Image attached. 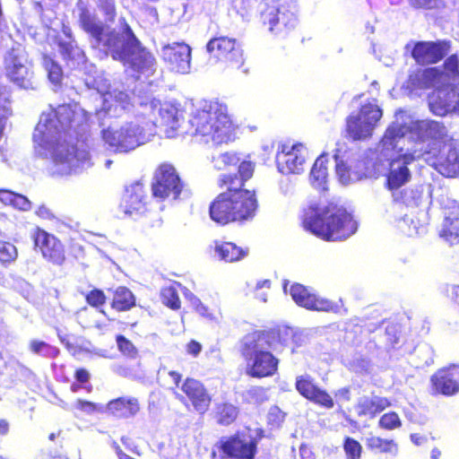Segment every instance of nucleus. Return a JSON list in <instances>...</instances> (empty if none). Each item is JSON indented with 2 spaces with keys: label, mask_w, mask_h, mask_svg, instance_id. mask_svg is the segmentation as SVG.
I'll list each match as a JSON object with an SVG mask.
<instances>
[{
  "label": "nucleus",
  "mask_w": 459,
  "mask_h": 459,
  "mask_svg": "<svg viewBox=\"0 0 459 459\" xmlns=\"http://www.w3.org/2000/svg\"><path fill=\"white\" fill-rule=\"evenodd\" d=\"M87 119L84 110L76 105H61L42 113L33 134L35 152L42 157L51 156L53 175L68 176L91 167V155L83 145L59 143L62 132L82 126Z\"/></svg>",
  "instance_id": "1"
},
{
  "label": "nucleus",
  "mask_w": 459,
  "mask_h": 459,
  "mask_svg": "<svg viewBox=\"0 0 459 459\" xmlns=\"http://www.w3.org/2000/svg\"><path fill=\"white\" fill-rule=\"evenodd\" d=\"M406 114L399 111L395 120L388 126L383 137L385 150L398 148L400 152L409 147L422 148L423 152H433L437 140H445L447 136L446 128L434 120L407 121Z\"/></svg>",
  "instance_id": "2"
},
{
  "label": "nucleus",
  "mask_w": 459,
  "mask_h": 459,
  "mask_svg": "<svg viewBox=\"0 0 459 459\" xmlns=\"http://www.w3.org/2000/svg\"><path fill=\"white\" fill-rule=\"evenodd\" d=\"M219 182L221 186H226L227 190L211 203V219L221 225L252 219L257 207L255 193L242 188L241 184L237 187L238 184L230 175H221Z\"/></svg>",
  "instance_id": "3"
},
{
  "label": "nucleus",
  "mask_w": 459,
  "mask_h": 459,
  "mask_svg": "<svg viewBox=\"0 0 459 459\" xmlns=\"http://www.w3.org/2000/svg\"><path fill=\"white\" fill-rule=\"evenodd\" d=\"M304 228L326 240H342L355 233L357 223L342 206L334 204L311 205L306 210Z\"/></svg>",
  "instance_id": "4"
},
{
  "label": "nucleus",
  "mask_w": 459,
  "mask_h": 459,
  "mask_svg": "<svg viewBox=\"0 0 459 459\" xmlns=\"http://www.w3.org/2000/svg\"><path fill=\"white\" fill-rule=\"evenodd\" d=\"M276 338L274 333L269 332H255L244 337L241 353L247 376L262 378L277 372L279 359L273 354L278 349Z\"/></svg>",
  "instance_id": "5"
},
{
  "label": "nucleus",
  "mask_w": 459,
  "mask_h": 459,
  "mask_svg": "<svg viewBox=\"0 0 459 459\" xmlns=\"http://www.w3.org/2000/svg\"><path fill=\"white\" fill-rule=\"evenodd\" d=\"M189 124L192 134L206 143H227L234 138L235 128L228 115L227 107L218 102H204L192 114Z\"/></svg>",
  "instance_id": "6"
},
{
  "label": "nucleus",
  "mask_w": 459,
  "mask_h": 459,
  "mask_svg": "<svg viewBox=\"0 0 459 459\" xmlns=\"http://www.w3.org/2000/svg\"><path fill=\"white\" fill-rule=\"evenodd\" d=\"M79 22L82 30L91 36L92 47L111 56L112 58H121L123 42L132 39L127 30L128 24L124 18L119 20L117 28L110 29L104 26L94 13L81 7Z\"/></svg>",
  "instance_id": "7"
},
{
  "label": "nucleus",
  "mask_w": 459,
  "mask_h": 459,
  "mask_svg": "<svg viewBox=\"0 0 459 459\" xmlns=\"http://www.w3.org/2000/svg\"><path fill=\"white\" fill-rule=\"evenodd\" d=\"M152 133L137 118L114 123L102 131L104 142L118 152H128L150 141Z\"/></svg>",
  "instance_id": "8"
},
{
  "label": "nucleus",
  "mask_w": 459,
  "mask_h": 459,
  "mask_svg": "<svg viewBox=\"0 0 459 459\" xmlns=\"http://www.w3.org/2000/svg\"><path fill=\"white\" fill-rule=\"evenodd\" d=\"M411 155L422 157L443 176L453 178L459 174V152L453 141L445 143L438 151L423 152L422 148L413 149Z\"/></svg>",
  "instance_id": "9"
},
{
  "label": "nucleus",
  "mask_w": 459,
  "mask_h": 459,
  "mask_svg": "<svg viewBox=\"0 0 459 459\" xmlns=\"http://www.w3.org/2000/svg\"><path fill=\"white\" fill-rule=\"evenodd\" d=\"M382 109L374 100L361 106L357 114L347 118V132L353 140L368 138L382 117Z\"/></svg>",
  "instance_id": "10"
},
{
  "label": "nucleus",
  "mask_w": 459,
  "mask_h": 459,
  "mask_svg": "<svg viewBox=\"0 0 459 459\" xmlns=\"http://www.w3.org/2000/svg\"><path fill=\"white\" fill-rule=\"evenodd\" d=\"M381 154L387 160H390V171L388 175V186L390 189H396L407 183L411 178L410 170L407 165L414 160L422 159V157H414L411 155L412 150L416 147L405 145V149L400 152L398 148L387 151L381 141Z\"/></svg>",
  "instance_id": "11"
},
{
  "label": "nucleus",
  "mask_w": 459,
  "mask_h": 459,
  "mask_svg": "<svg viewBox=\"0 0 459 459\" xmlns=\"http://www.w3.org/2000/svg\"><path fill=\"white\" fill-rule=\"evenodd\" d=\"M5 70L8 78L20 88H36L31 65L23 48H12L7 53Z\"/></svg>",
  "instance_id": "12"
},
{
  "label": "nucleus",
  "mask_w": 459,
  "mask_h": 459,
  "mask_svg": "<svg viewBox=\"0 0 459 459\" xmlns=\"http://www.w3.org/2000/svg\"><path fill=\"white\" fill-rule=\"evenodd\" d=\"M183 187V183L172 165L162 164L157 169L152 186V195L155 198L160 200L177 199Z\"/></svg>",
  "instance_id": "13"
},
{
  "label": "nucleus",
  "mask_w": 459,
  "mask_h": 459,
  "mask_svg": "<svg viewBox=\"0 0 459 459\" xmlns=\"http://www.w3.org/2000/svg\"><path fill=\"white\" fill-rule=\"evenodd\" d=\"M127 30L132 36V39L125 40L122 46L121 58H114L115 60L122 62L124 65H128L134 70L142 73H150L152 70L155 60L152 55L146 51L140 46L139 41L135 38L129 25Z\"/></svg>",
  "instance_id": "14"
},
{
  "label": "nucleus",
  "mask_w": 459,
  "mask_h": 459,
  "mask_svg": "<svg viewBox=\"0 0 459 459\" xmlns=\"http://www.w3.org/2000/svg\"><path fill=\"white\" fill-rule=\"evenodd\" d=\"M206 50L215 60H223L233 67L239 68L243 65V52L235 39L213 38L207 43Z\"/></svg>",
  "instance_id": "15"
},
{
  "label": "nucleus",
  "mask_w": 459,
  "mask_h": 459,
  "mask_svg": "<svg viewBox=\"0 0 459 459\" xmlns=\"http://www.w3.org/2000/svg\"><path fill=\"white\" fill-rule=\"evenodd\" d=\"M283 289L286 293H290L297 305L307 309L329 312L336 307L331 300L316 295L299 283L292 284L289 290L285 283Z\"/></svg>",
  "instance_id": "16"
},
{
  "label": "nucleus",
  "mask_w": 459,
  "mask_h": 459,
  "mask_svg": "<svg viewBox=\"0 0 459 459\" xmlns=\"http://www.w3.org/2000/svg\"><path fill=\"white\" fill-rule=\"evenodd\" d=\"M35 247L39 249L42 256L48 262L61 265L65 260L62 243L47 231L37 229L32 235Z\"/></svg>",
  "instance_id": "17"
},
{
  "label": "nucleus",
  "mask_w": 459,
  "mask_h": 459,
  "mask_svg": "<svg viewBox=\"0 0 459 459\" xmlns=\"http://www.w3.org/2000/svg\"><path fill=\"white\" fill-rule=\"evenodd\" d=\"M160 55L172 71L179 74L190 71L191 48L188 45L178 42L163 45Z\"/></svg>",
  "instance_id": "18"
},
{
  "label": "nucleus",
  "mask_w": 459,
  "mask_h": 459,
  "mask_svg": "<svg viewBox=\"0 0 459 459\" xmlns=\"http://www.w3.org/2000/svg\"><path fill=\"white\" fill-rule=\"evenodd\" d=\"M306 152L302 144L281 145L276 155L279 169L282 173H300L303 171Z\"/></svg>",
  "instance_id": "19"
},
{
  "label": "nucleus",
  "mask_w": 459,
  "mask_h": 459,
  "mask_svg": "<svg viewBox=\"0 0 459 459\" xmlns=\"http://www.w3.org/2000/svg\"><path fill=\"white\" fill-rule=\"evenodd\" d=\"M429 106L437 116L456 112L459 108V93L450 87L437 89L429 95Z\"/></svg>",
  "instance_id": "20"
},
{
  "label": "nucleus",
  "mask_w": 459,
  "mask_h": 459,
  "mask_svg": "<svg viewBox=\"0 0 459 459\" xmlns=\"http://www.w3.org/2000/svg\"><path fill=\"white\" fill-rule=\"evenodd\" d=\"M447 48L446 43L419 42L412 50V56L419 64H433L445 56Z\"/></svg>",
  "instance_id": "21"
},
{
  "label": "nucleus",
  "mask_w": 459,
  "mask_h": 459,
  "mask_svg": "<svg viewBox=\"0 0 459 459\" xmlns=\"http://www.w3.org/2000/svg\"><path fill=\"white\" fill-rule=\"evenodd\" d=\"M459 368L456 366L438 370L431 378L435 389L444 394H453L458 391Z\"/></svg>",
  "instance_id": "22"
},
{
  "label": "nucleus",
  "mask_w": 459,
  "mask_h": 459,
  "mask_svg": "<svg viewBox=\"0 0 459 459\" xmlns=\"http://www.w3.org/2000/svg\"><path fill=\"white\" fill-rule=\"evenodd\" d=\"M182 118V111L172 103H162L158 108V124L165 127V134L168 137H174Z\"/></svg>",
  "instance_id": "23"
},
{
  "label": "nucleus",
  "mask_w": 459,
  "mask_h": 459,
  "mask_svg": "<svg viewBox=\"0 0 459 459\" xmlns=\"http://www.w3.org/2000/svg\"><path fill=\"white\" fill-rule=\"evenodd\" d=\"M181 390L189 398L197 411L204 413L208 409L211 398L199 381L187 378L182 385Z\"/></svg>",
  "instance_id": "24"
},
{
  "label": "nucleus",
  "mask_w": 459,
  "mask_h": 459,
  "mask_svg": "<svg viewBox=\"0 0 459 459\" xmlns=\"http://www.w3.org/2000/svg\"><path fill=\"white\" fill-rule=\"evenodd\" d=\"M222 452L235 459H253L255 444L251 440L231 437L221 444Z\"/></svg>",
  "instance_id": "25"
},
{
  "label": "nucleus",
  "mask_w": 459,
  "mask_h": 459,
  "mask_svg": "<svg viewBox=\"0 0 459 459\" xmlns=\"http://www.w3.org/2000/svg\"><path fill=\"white\" fill-rule=\"evenodd\" d=\"M336 174L342 185H349L361 180L367 171L362 161L344 162L336 159Z\"/></svg>",
  "instance_id": "26"
},
{
  "label": "nucleus",
  "mask_w": 459,
  "mask_h": 459,
  "mask_svg": "<svg viewBox=\"0 0 459 459\" xmlns=\"http://www.w3.org/2000/svg\"><path fill=\"white\" fill-rule=\"evenodd\" d=\"M93 87L97 90V91L101 95L103 99V103L106 106L107 109H109L112 106L113 100L117 102L122 106L123 108H126V104L128 101V95L117 89H114L110 91V84L108 82L106 78L101 76L96 78L93 82Z\"/></svg>",
  "instance_id": "27"
},
{
  "label": "nucleus",
  "mask_w": 459,
  "mask_h": 459,
  "mask_svg": "<svg viewBox=\"0 0 459 459\" xmlns=\"http://www.w3.org/2000/svg\"><path fill=\"white\" fill-rule=\"evenodd\" d=\"M439 236L451 245L459 243V207L454 206L445 212V219L439 230Z\"/></svg>",
  "instance_id": "28"
},
{
  "label": "nucleus",
  "mask_w": 459,
  "mask_h": 459,
  "mask_svg": "<svg viewBox=\"0 0 459 459\" xmlns=\"http://www.w3.org/2000/svg\"><path fill=\"white\" fill-rule=\"evenodd\" d=\"M388 406H390V402L385 397L364 396L359 400L356 410L359 416H368L372 419Z\"/></svg>",
  "instance_id": "29"
},
{
  "label": "nucleus",
  "mask_w": 459,
  "mask_h": 459,
  "mask_svg": "<svg viewBox=\"0 0 459 459\" xmlns=\"http://www.w3.org/2000/svg\"><path fill=\"white\" fill-rule=\"evenodd\" d=\"M108 411L117 417L128 418L134 416L140 410L139 403L134 397H120L110 401Z\"/></svg>",
  "instance_id": "30"
},
{
  "label": "nucleus",
  "mask_w": 459,
  "mask_h": 459,
  "mask_svg": "<svg viewBox=\"0 0 459 459\" xmlns=\"http://www.w3.org/2000/svg\"><path fill=\"white\" fill-rule=\"evenodd\" d=\"M213 250L216 257L227 263L239 261L248 254L247 249H243L232 242L215 241Z\"/></svg>",
  "instance_id": "31"
},
{
  "label": "nucleus",
  "mask_w": 459,
  "mask_h": 459,
  "mask_svg": "<svg viewBox=\"0 0 459 459\" xmlns=\"http://www.w3.org/2000/svg\"><path fill=\"white\" fill-rule=\"evenodd\" d=\"M143 199L142 185L136 184L127 189L126 195L125 196V204L123 205L125 213L132 216L134 213L143 212L145 206Z\"/></svg>",
  "instance_id": "32"
},
{
  "label": "nucleus",
  "mask_w": 459,
  "mask_h": 459,
  "mask_svg": "<svg viewBox=\"0 0 459 459\" xmlns=\"http://www.w3.org/2000/svg\"><path fill=\"white\" fill-rule=\"evenodd\" d=\"M161 106V103L152 99L144 102H141L137 110V117H143L146 121L141 125L142 126L148 129V133L153 134L154 126L158 124V108ZM138 120L139 118L136 117Z\"/></svg>",
  "instance_id": "33"
},
{
  "label": "nucleus",
  "mask_w": 459,
  "mask_h": 459,
  "mask_svg": "<svg viewBox=\"0 0 459 459\" xmlns=\"http://www.w3.org/2000/svg\"><path fill=\"white\" fill-rule=\"evenodd\" d=\"M327 162V158L325 155H321L318 157L310 172V181L311 184L316 188L325 189V183L327 178V168L325 163Z\"/></svg>",
  "instance_id": "34"
},
{
  "label": "nucleus",
  "mask_w": 459,
  "mask_h": 459,
  "mask_svg": "<svg viewBox=\"0 0 459 459\" xmlns=\"http://www.w3.org/2000/svg\"><path fill=\"white\" fill-rule=\"evenodd\" d=\"M135 305L134 294L126 287H118L114 293L112 307L117 311L129 310Z\"/></svg>",
  "instance_id": "35"
},
{
  "label": "nucleus",
  "mask_w": 459,
  "mask_h": 459,
  "mask_svg": "<svg viewBox=\"0 0 459 459\" xmlns=\"http://www.w3.org/2000/svg\"><path fill=\"white\" fill-rule=\"evenodd\" d=\"M19 252L14 244L0 239V264L8 267L18 259Z\"/></svg>",
  "instance_id": "36"
},
{
  "label": "nucleus",
  "mask_w": 459,
  "mask_h": 459,
  "mask_svg": "<svg viewBox=\"0 0 459 459\" xmlns=\"http://www.w3.org/2000/svg\"><path fill=\"white\" fill-rule=\"evenodd\" d=\"M273 17L270 19L272 25L271 30H273V26L282 25L283 27H293L296 22L295 15L292 12L287 10L283 5L277 7L276 13H270Z\"/></svg>",
  "instance_id": "37"
},
{
  "label": "nucleus",
  "mask_w": 459,
  "mask_h": 459,
  "mask_svg": "<svg viewBox=\"0 0 459 459\" xmlns=\"http://www.w3.org/2000/svg\"><path fill=\"white\" fill-rule=\"evenodd\" d=\"M367 446L379 453H392L396 450V445L392 439H384L379 437L370 436L366 438Z\"/></svg>",
  "instance_id": "38"
},
{
  "label": "nucleus",
  "mask_w": 459,
  "mask_h": 459,
  "mask_svg": "<svg viewBox=\"0 0 459 459\" xmlns=\"http://www.w3.org/2000/svg\"><path fill=\"white\" fill-rule=\"evenodd\" d=\"M59 51L65 59L77 62L78 64L84 59L83 51L74 42H60Z\"/></svg>",
  "instance_id": "39"
},
{
  "label": "nucleus",
  "mask_w": 459,
  "mask_h": 459,
  "mask_svg": "<svg viewBox=\"0 0 459 459\" xmlns=\"http://www.w3.org/2000/svg\"><path fill=\"white\" fill-rule=\"evenodd\" d=\"M218 422L222 425L231 424L238 417V408L230 403H222L217 407Z\"/></svg>",
  "instance_id": "40"
},
{
  "label": "nucleus",
  "mask_w": 459,
  "mask_h": 459,
  "mask_svg": "<svg viewBox=\"0 0 459 459\" xmlns=\"http://www.w3.org/2000/svg\"><path fill=\"white\" fill-rule=\"evenodd\" d=\"M296 388L299 393L310 400L319 389L308 376H299L296 379Z\"/></svg>",
  "instance_id": "41"
},
{
  "label": "nucleus",
  "mask_w": 459,
  "mask_h": 459,
  "mask_svg": "<svg viewBox=\"0 0 459 459\" xmlns=\"http://www.w3.org/2000/svg\"><path fill=\"white\" fill-rule=\"evenodd\" d=\"M163 304L171 307L172 309H178L180 307V300L174 286L164 287L160 292Z\"/></svg>",
  "instance_id": "42"
},
{
  "label": "nucleus",
  "mask_w": 459,
  "mask_h": 459,
  "mask_svg": "<svg viewBox=\"0 0 459 459\" xmlns=\"http://www.w3.org/2000/svg\"><path fill=\"white\" fill-rule=\"evenodd\" d=\"M239 162V158L236 153L224 152L213 158V164L217 169H226L230 166H235Z\"/></svg>",
  "instance_id": "43"
},
{
  "label": "nucleus",
  "mask_w": 459,
  "mask_h": 459,
  "mask_svg": "<svg viewBox=\"0 0 459 459\" xmlns=\"http://www.w3.org/2000/svg\"><path fill=\"white\" fill-rule=\"evenodd\" d=\"M255 164L251 161L244 160L240 162L238 166V174L240 178H238L236 175H230L234 179L237 185V187H239L241 184V187L243 188L244 183L248 180L254 173Z\"/></svg>",
  "instance_id": "44"
},
{
  "label": "nucleus",
  "mask_w": 459,
  "mask_h": 459,
  "mask_svg": "<svg viewBox=\"0 0 459 459\" xmlns=\"http://www.w3.org/2000/svg\"><path fill=\"white\" fill-rule=\"evenodd\" d=\"M343 448L347 459H360L362 446L357 440L347 437Z\"/></svg>",
  "instance_id": "45"
},
{
  "label": "nucleus",
  "mask_w": 459,
  "mask_h": 459,
  "mask_svg": "<svg viewBox=\"0 0 459 459\" xmlns=\"http://www.w3.org/2000/svg\"><path fill=\"white\" fill-rule=\"evenodd\" d=\"M117 343L119 351L126 356L134 358L137 355L135 346L123 335L117 336Z\"/></svg>",
  "instance_id": "46"
},
{
  "label": "nucleus",
  "mask_w": 459,
  "mask_h": 459,
  "mask_svg": "<svg viewBox=\"0 0 459 459\" xmlns=\"http://www.w3.org/2000/svg\"><path fill=\"white\" fill-rule=\"evenodd\" d=\"M379 426L385 429H394L401 426V420L395 412L385 413L380 418Z\"/></svg>",
  "instance_id": "47"
},
{
  "label": "nucleus",
  "mask_w": 459,
  "mask_h": 459,
  "mask_svg": "<svg viewBox=\"0 0 459 459\" xmlns=\"http://www.w3.org/2000/svg\"><path fill=\"white\" fill-rule=\"evenodd\" d=\"M310 401L317 403L325 408L331 409L333 407V400L331 395L325 390L318 389Z\"/></svg>",
  "instance_id": "48"
},
{
  "label": "nucleus",
  "mask_w": 459,
  "mask_h": 459,
  "mask_svg": "<svg viewBox=\"0 0 459 459\" xmlns=\"http://www.w3.org/2000/svg\"><path fill=\"white\" fill-rule=\"evenodd\" d=\"M46 69L48 73V78L53 83H59L62 78V70L58 65L52 60L45 61Z\"/></svg>",
  "instance_id": "49"
},
{
  "label": "nucleus",
  "mask_w": 459,
  "mask_h": 459,
  "mask_svg": "<svg viewBox=\"0 0 459 459\" xmlns=\"http://www.w3.org/2000/svg\"><path fill=\"white\" fill-rule=\"evenodd\" d=\"M271 288V281L269 280H264L261 281H258L255 286V296L258 299H260L262 302L267 301V296L268 293L265 291H261L263 289L270 290Z\"/></svg>",
  "instance_id": "50"
},
{
  "label": "nucleus",
  "mask_w": 459,
  "mask_h": 459,
  "mask_svg": "<svg viewBox=\"0 0 459 459\" xmlns=\"http://www.w3.org/2000/svg\"><path fill=\"white\" fill-rule=\"evenodd\" d=\"M87 301L90 305L97 307L105 303V295L102 291L95 290L87 295Z\"/></svg>",
  "instance_id": "51"
},
{
  "label": "nucleus",
  "mask_w": 459,
  "mask_h": 459,
  "mask_svg": "<svg viewBox=\"0 0 459 459\" xmlns=\"http://www.w3.org/2000/svg\"><path fill=\"white\" fill-rule=\"evenodd\" d=\"M13 205L14 208L21 211H29L31 208V203L27 197L22 195L15 194L13 197Z\"/></svg>",
  "instance_id": "52"
},
{
  "label": "nucleus",
  "mask_w": 459,
  "mask_h": 459,
  "mask_svg": "<svg viewBox=\"0 0 459 459\" xmlns=\"http://www.w3.org/2000/svg\"><path fill=\"white\" fill-rule=\"evenodd\" d=\"M99 5L109 20L114 18L116 11L114 0H99Z\"/></svg>",
  "instance_id": "53"
},
{
  "label": "nucleus",
  "mask_w": 459,
  "mask_h": 459,
  "mask_svg": "<svg viewBox=\"0 0 459 459\" xmlns=\"http://www.w3.org/2000/svg\"><path fill=\"white\" fill-rule=\"evenodd\" d=\"M284 419L283 412L277 407L272 408L268 413V420L271 424L278 426Z\"/></svg>",
  "instance_id": "54"
},
{
  "label": "nucleus",
  "mask_w": 459,
  "mask_h": 459,
  "mask_svg": "<svg viewBox=\"0 0 459 459\" xmlns=\"http://www.w3.org/2000/svg\"><path fill=\"white\" fill-rule=\"evenodd\" d=\"M459 60L455 55L449 56L445 63V69L452 75L458 74Z\"/></svg>",
  "instance_id": "55"
},
{
  "label": "nucleus",
  "mask_w": 459,
  "mask_h": 459,
  "mask_svg": "<svg viewBox=\"0 0 459 459\" xmlns=\"http://www.w3.org/2000/svg\"><path fill=\"white\" fill-rule=\"evenodd\" d=\"M74 408L80 411H82L88 414L92 413L94 411H96L97 406L91 402L83 401L81 399L76 400L74 403Z\"/></svg>",
  "instance_id": "56"
},
{
  "label": "nucleus",
  "mask_w": 459,
  "mask_h": 459,
  "mask_svg": "<svg viewBox=\"0 0 459 459\" xmlns=\"http://www.w3.org/2000/svg\"><path fill=\"white\" fill-rule=\"evenodd\" d=\"M48 345L42 341L32 340L30 342V349L35 354H42L44 350L47 349Z\"/></svg>",
  "instance_id": "57"
},
{
  "label": "nucleus",
  "mask_w": 459,
  "mask_h": 459,
  "mask_svg": "<svg viewBox=\"0 0 459 459\" xmlns=\"http://www.w3.org/2000/svg\"><path fill=\"white\" fill-rule=\"evenodd\" d=\"M15 196V194L13 192L0 189V201L4 204H10L13 205V197Z\"/></svg>",
  "instance_id": "58"
},
{
  "label": "nucleus",
  "mask_w": 459,
  "mask_h": 459,
  "mask_svg": "<svg viewBox=\"0 0 459 459\" xmlns=\"http://www.w3.org/2000/svg\"><path fill=\"white\" fill-rule=\"evenodd\" d=\"M410 3L416 7L433 8L437 6V0H410Z\"/></svg>",
  "instance_id": "59"
},
{
  "label": "nucleus",
  "mask_w": 459,
  "mask_h": 459,
  "mask_svg": "<svg viewBox=\"0 0 459 459\" xmlns=\"http://www.w3.org/2000/svg\"><path fill=\"white\" fill-rule=\"evenodd\" d=\"M335 397L342 402H349L351 400V392L349 387H342L335 392Z\"/></svg>",
  "instance_id": "60"
},
{
  "label": "nucleus",
  "mask_w": 459,
  "mask_h": 459,
  "mask_svg": "<svg viewBox=\"0 0 459 459\" xmlns=\"http://www.w3.org/2000/svg\"><path fill=\"white\" fill-rule=\"evenodd\" d=\"M186 351L189 354L195 357L201 352L202 345L195 341H191L186 346Z\"/></svg>",
  "instance_id": "61"
},
{
  "label": "nucleus",
  "mask_w": 459,
  "mask_h": 459,
  "mask_svg": "<svg viewBox=\"0 0 459 459\" xmlns=\"http://www.w3.org/2000/svg\"><path fill=\"white\" fill-rule=\"evenodd\" d=\"M76 379L79 382L85 383L90 378V374L85 369H78L75 373Z\"/></svg>",
  "instance_id": "62"
},
{
  "label": "nucleus",
  "mask_w": 459,
  "mask_h": 459,
  "mask_svg": "<svg viewBox=\"0 0 459 459\" xmlns=\"http://www.w3.org/2000/svg\"><path fill=\"white\" fill-rule=\"evenodd\" d=\"M36 213L38 214V216H39L43 219H50L52 217V213H51L50 210L44 205H41L40 207H39Z\"/></svg>",
  "instance_id": "63"
},
{
  "label": "nucleus",
  "mask_w": 459,
  "mask_h": 459,
  "mask_svg": "<svg viewBox=\"0 0 459 459\" xmlns=\"http://www.w3.org/2000/svg\"><path fill=\"white\" fill-rule=\"evenodd\" d=\"M196 311L202 316H208L207 308L202 304L199 299L195 298V305Z\"/></svg>",
  "instance_id": "64"
}]
</instances>
